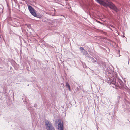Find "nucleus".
<instances>
[{
  "mask_svg": "<svg viewBox=\"0 0 130 130\" xmlns=\"http://www.w3.org/2000/svg\"><path fill=\"white\" fill-rule=\"evenodd\" d=\"M57 124L58 127V129L59 130H63V123L62 122H61V120H58L57 121Z\"/></svg>",
  "mask_w": 130,
  "mask_h": 130,
  "instance_id": "obj_5",
  "label": "nucleus"
},
{
  "mask_svg": "<svg viewBox=\"0 0 130 130\" xmlns=\"http://www.w3.org/2000/svg\"><path fill=\"white\" fill-rule=\"evenodd\" d=\"M66 86L67 88H68V89H69V91H70L71 90L70 86L69 84H68V82H67L66 83Z\"/></svg>",
  "mask_w": 130,
  "mask_h": 130,
  "instance_id": "obj_9",
  "label": "nucleus"
},
{
  "mask_svg": "<svg viewBox=\"0 0 130 130\" xmlns=\"http://www.w3.org/2000/svg\"><path fill=\"white\" fill-rule=\"evenodd\" d=\"M27 109H28V110H30L32 111L33 110L32 107H30L29 106H28L27 107Z\"/></svg>",
  "mask_w": 130,
  "mask_h": 130,
  "instance_id": "obj_11",
  "label": "nucleus"
},
{
  "mask_svg": "<svg viewBox=\"0 0 130 130\" xmlns=\"http://www.w3.org/2000/svg\"><path fill=\"white\" fill-rule=\"evenodd\" d=\"M88 57L89 58V60L91 61L93 63H94L96 62V60L93 57L89 55Z\"/></svg>",
  "mask_w": 130,
  "mask_h": 130,
  "instance_id": "obj_7",
  "label": "nucleus"
},
{
  "mask_svg": "<svg viewBox=\"0 0 130 130\" xmlns=\"http://www.w3.org/2000/svg\"><path fill=\"white\" fill-rule=\"evenodd\" d=\"M99 22V23H100V24H102V23H101V22Z\"/></svg>",
  "mask_w": 130,
  "mask_h": 130,
  "instance_id": "obj_14",
  "label": "nucleus"
},
{
  "mask_svg": "<svg viewBox=\"0 0 130 130\" xmlns=\"http://www.w3.org/2000/svg\"><path fill=\"white\" fill-rule=\"evenodd\" d=\"M96 1L101 5H102L106 7H108L110 9L117 12L119 11V9L112 2L108 0H106L104 1L103 0H95Z\"/></svg>",
  "mask_w": 130,
  "mask_h": 130,
  "instance_id": "obj_2",
  "label": "nucleus"
},
{
  "mask_svg": "<svg viewBox=\"0 0 130 130\" xmlns=\"http://www.w3.org/2000/svg\"><path fill=\"white\" fill-rule=\"evenodd\" d=\"M14 27H16V26H14Z\"/></svg>",
  "mask_w": 130,
  "mask_h": 130,
  "instance_id": "obj_16",
  "label": "nucleus"
},
{
  "mask_svg": "<svg viewBox=\"0 0 130 130\" xmlns=\"http://www.w3.org/2000/svg\"><path fill=\"white\" fill-rule=\"evenodd\" d=\"M34 107H37V105L35 103L34 104Z\"/></svg>",
  "mask_w": 130,
  "mask_h": 130,
  "instance_id": "obj_13",
  "label": "nucleus"
},
{
  "mask_svg": "<svg viewBox=\"0 0 130 130\" xmlns=\"http://www.w3.org/2000/svg\"><path fill=\"white\" fill-rule=\"evenodd\" d=\"M103 63V64L102 66H101L102 67H103V68L105 69L106 68V66L105 65V62H102Z\"/></svg>",
  "mask_w": 130,
  "mask_h": 130,
  "instance_id": "obj_10",
  "label": "nucleus"
},
{
  "mask_svg": "<svg viewBox=\"0 0 130 130\" xmlns=\"http://www.w3.org/2000/svg\"><path fill=\"white\" fill-rule=\"evenodd\" d=\"M28 8L31 14L34 16L39 18H41L42 17V15L36 14L35 11L31 6L29 5Z\"/></svg>",
  "mask_w": 130,
  "mask_h": 130,
  "instance_id": "obj_3",
  "label": "nucleus"
},
{
  "mask_svg": "<svg viewBox=\"0 0 130 130\" xmlns=\"http://www.w3.org/2000/svg\"><path fill=\"white\" fill-rule=\"evenodd\" d=\"M97 60V63L101 67L103 64L102 62H104L101 61L99 60H98L96 58H95Z\"/></svg>",
  "mask_w": 130,
  "mask_h": 130,
  "instance_id": "obj_8",
  "label": "nucleus"
},
{
  "mask_svg": "<svg viewBox=\"0 0 130 130\" xmlns=\"http://www.w3.org/2000/svg\"><path fill=\"white\" fill-rule=\"evenodd\" d=\"M107 82L112 87L115 88L118 87L120 89L127 91L130 94V89L124 84L122 81L119 79L117 78V74L116 73L113 72L110 73V75H108Z\"/></svg>",
  "mask_w": 130,
  "mask_h": 130,
  "instance_id": "obj_1",
  "label": "nucleus"
},
{
  "mask_svg": "<svg viewBox=\"0 0 130 130\" xmlns=\"http://www.w3.org/2000/svg\"><path fill=\"white\" fill-rule=\"evenodd\" d=\"M45 125L47 130H55L52 123L48 120L46 121Z\"/></svg>",
  "mask_w": 130,
  "mask_h": 130,
  "instance_id": "obj_4",
  "label": "nucleus"
},
{
  "mask_svg": "<svg viewBox=\"0 0 130 130\" xmlns=\"http://www.w3.org/2000/svg\"><path fill=\"white\" fill-rule=\"evenodd\" d=\"M79 49L81 51V53H82L85 57H88L89 56V55L88 53L82 47H80Z\"/></svg>",
  "mask_w": 130,
  "mask_h": 130,
  "instance_id": "obj_6",
  "label": "nucleus"
},
{
  "mask_svg": "<svg viewBox=\"0 0 130 130\" xmlns=\"http://www.w3.org/2000/svg\"><path fill=\"white\" fill-rule=\"evenodd\" d=\"M26 25L29 29L31 28V25L29 24H26Z\"/></svg>",
  "mask_w": 130,
  "mask_h": 130,
  "instance_id": "obj_12",
  "label": "nucleus"
},
{
  "mask_svg": "<svg viewBox=\"0 0 130 130\" xmlns=\"http://www.w3.org/2000/svg\"><path fill=\"white\" fill-rule=\"evenodd\" d=\"M129 61H128V63H129Z\"/></svg>",
  "mask_w": 130,
  "mask_h": 130,
  "instance_id": "obj_15",
  "label": "nucleus"
}]
</instances>
